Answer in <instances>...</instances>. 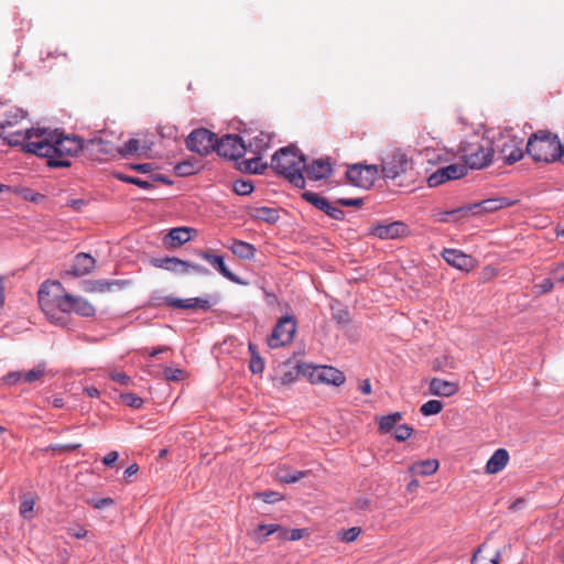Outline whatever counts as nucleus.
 I'll list each match as a JSON object with an SVG mask.
<instances>
[{
	"label": "nucleus",
	"instance_id": "f257e3e1",
	"mask_svg": "<svg viewBox=\"0 0 564 564\" xmlns=\"http://www.w3.org/2000/svg\"><path fill=\"white\" fill-rule=\"evenodd\" d=\"M26 111L20 108L9 110L0 122L2 139L12 147H21L24 152L46 158L50 167L70 166V159L83 149V142L76 137L63 135L57 129L31 128L13 130Z\"/></svg>",
	"mask_w": 564,
	"mask_h": 564
},
{
	"label": "nucleus",
	"instance_id": "f03ea898",
	"mask_svg": "<svg viewBox=\"0 0 564 564\" xmlns=\"http://www.w3.org/2000/svg\"><path fill=\"white\" fill-rule=\"evenodd\" d=\"M58 281H45L39 290V303L45 315L57 325L65 324V313L74 312L84 317H91L96 310L94 305L82 296L65 293Z\"/></svg>",
	"mask_w": 564,
	"mask_h": 564
},
{
	"label": "nucleus",
	"instance_id": "7ed1b4c3",
	"mask_svg": "<svg viewBox=\"0 0 564 564\" xmlns=\"http://www.w3.org/2000/svg\"><path fill=\"white\" fill-rule=\"evenodd\" d=\"M494 151L490 143L471 144L464 150L463 163H452L437 169L430 176H465L470 170H481L492 161Z\"/></svg>",
	"mask_w": 564,
	"mask_h": 564
},
{
	"label": "nucleus",
	"instance_id": "20e7f679",
	"mask_svg": "<svg viewBox=\"0 0 564 564\" xmlns=\"http://www.w3.org/2000/svg\"><path fill=\"white\" fill-rule=\"evenodd\" d=\"M527 152L535 162L564 164V143L551 132L534 133L528 141Z\"/></svg>",
	"mask_w": 564,
	"mask_h": 564
},
{
	"label": "nucleus",
	"instance_id": "39448f33",
	"mask_svg": "<svg viewBox=\"0 0 564 564\" xmlns=\"http://www.w3.org/2000/svg\"><path fill=\"white\" fill-rule=\"evenodd\" d=\"M412 169L413 163L406 154L400 150H394L382 160L381 165L354 164L345 172V176H351L352 173L361 174L362 171L369 174H378L381 172L383 176H400L410 173Z\"/></svg>",
	"mask_w": 564,
	"mask_h": 564
},
{
	"label": "nucleus",
	"instance_id": "423d86ee",
	"mask_svg": "<svg viewBox=\"0 0 564 564\" xmlns=\"http://www.w3.org/2000/svg\"><path fill=\"white\" fill-rule=\"evenodd\" d=\"M271 167L280 176H303L306 160L297 147L290 144L273 154Z\"/></svg>",
	"mask_w": 564,
	"mask_h": 564
},
{
	"label": "nucleus",
	"instance_id": "0eeeda50",
	"mask_svg": "<svg viewBox=\"0 0 564 564\" xmlns=\"http://www.w3.org/2000/svg\"><path fill=\"white\" fill-rule=\"evenodd\" d=\"M296 332V321L290 315L281 317L268 337V345L272 349H276L290 344Z\"/></svg>",
	"mask_w": 564,
	"mask_h": 564
},
{
	"label": "nucleus",
	"instance_id": "6e6552de",
	"mask_svg": "<svg viewBox=\"0 0 564 564\" xmlns=\"http://www.w3.org/2000/svg\"><path fill=\"white\" fill-rule=\"evenodd\" d=\"M217 138L207 129H196L186 139L187 148L198 154L216 151Z\"/></svg>",
	"mask_w": 564,
	"mask_h": 564
},
{
	"label": "nucleus",
	"instance_id": "1a4fd4ad",
	"mask_svg": "<svg viewBox=\"0 0 564 564\" xmlns=\"http://www.w3.org/2000/svg\"><path fill=\"white\" fill-rule=\"evenodd\" d=\"M247 151L246 141L238 135L227 134L217 140L216 152L219 156L238 160Z\"/></svg>",
	"mask_w": 564,
	"mask_h": 564
},
{
	"label": "nucleus",
	"instance_id": "9d476101",
	"mask_svg": "<svg viewBox=\"0 0 564 564\" xmlns=\"http://www.w3.org/2000/svg\"><path fill=\"white\" fill-rule=\"evenodd\" d=\"M370 235L380 239H398L410 235L409 226L403 221L376 224L369 229Z\"/></svg>",
	"mask_w": 564,
	"mask_h": 564
},
{
	"label": "nucleus",
	"instance_id": "9b49d317",
	"mask_svg": "<svg viewBox=\"0 0 564 564\" xmlns=\"http://www.w3.org/2000/svg\"><path fill=\"white\" fill-rule=\"evenodd\" d=\"M313 383H325L339 387L345 382V375L330 366H317L311 372Z\"/></svg>",
	"mask_w": 564,
	"mask_h": 564
},
{
	"label": "nucleus",
	"instance_id": "f8f14e48",
	"mask_svg": "<svg viewBox=\"0 0 564 564\" xmlns=\"http://www.w3.org/2000/svg\"><path fill=\"white\" fill-rule=\"evenodd\" d=\"M517 202V199H511L508 197H495L485 199L479 203L463 206V209H467V215L469 213H473L474 215H477L479 213H494L503 207L512 206Z\"/></svg>",
	"mask_w": 564,
	"mask_h": 564
},
{
	"label": "nucleus",
	"instance_id": "ddd939ff",
	"mask_svg": "<svg viewBox=\"0 0 564 564\" xmlns=\"http://www.w3.org/2000/svg\"><path fill=\"white\" fill-rule=\"evenodd\" d=\"M164 303L174 308H185V310H195L200 308L203 311H208L213 306V304L217 303V299L215 297L212 301L208 297H192V299H177L174 296H166L164 299Z\"/></svg>",
	"mask_w": 564,
	"mask_h": 564
},
{
	"label": "nucleus",
	"instance_id": "4468645a",
	"mask_svg": "<svg viewBox=\"0 0 564 564\" xmlns=\"http://www.w3.org/2000/svg\"><path fill=\"white\" fill-rule=\"evenodd\" d=\"M95 267V258L89 253L80 252L75 256L72 265L65 270V275L80 278L93 272Z\"/></svg>",
	"mask_w": 564,
	"mask_h": 564
},
{
	"label": "nucleus",
	"instance_id": "2eb2a0df",
	"mask_svg": "<svg viewBox=\"0 0 564 564\" xmlns=\"http://www.w3.org/2000/svg\"><path fill=\"white\" fill-rule=\"evenodd\" d=\"M443 259L452 267L468 271L474 268V259L471 256L464 253L457 249H444L442 252Z\"/></svg>",
	"mask_w": 564,
	"mask_h": 564
},
{
	"label": "nucleus",
	"instance_id": "dca6fc26",
	"mask_svg": "<svg viewBox=\"0 0 564 564\" xmlns=\"http://www.w3.org/2000/svg\"><path fill=\"white\" fill-rule=\"evenodd\" d=\"M197 254L229 281L241 283L240 279L227 268L223 256L214 254L212 251H199Z\"/></svg>",
	"mask_w": 564,
	"mask_h": 564
},
{
	"label": "nucleus",
	"instance_id": "f3484780",
	"mask_svg": "<svg viewBox=\"0 0 564 564\" xmlns=\"http://www.w3.org/2000/svg\"><path fill=\"white\" fill-rule=\"evenodd\" d=\"M128 284L126 280H87L83 282V290L88 293H105L113 286L124 288Z\"/></svg>",
	"mask_w": 564,
	"mask_h": 564
},
{
	"label": "nucleus",
	"instance_id": "a211bd4d",
	"mask_svg": "<svg viewBox=\"0 0 564 564\" xmlns=\"http://www.w3.org/2000/svg\"><path fill=\"white\" fill-rule=\"evenodd\" d=\"M196 230L191 227H176L172 228L169 234L164 237V243L169 248H177L188 242L192 239V234Z\"/></svg>",
	"mask_w": 564,
	"mask_h": 564
},
{
	"label": "nucleus",
	"instance_id": "6ab92c4d",
	"mask_svg": "<svg viewBox=\"0 0 564 564\" xmlns=\"http://www.w3.org/2000/svg\"><path fill=\"white\" fill-rule=\"evenodd\" d=\"M151 264L155 268L164 269L171 272L185 274L187 261L181 260L175 257L154 258L151 260Z\"/></svg>",
	"mask_w": 564,
	"mask_h": 564
},
{
	"label": "nucleus",
	"instance_id": "aec40b11",
	"mask_svg": "<svg viewBox=\"0 0 564 564\" xmlns=\"http://www.w3.org/2000/svg\"><path fill=\"white\" fill-rule=\"evenodd\" d=\"M509 462V453L505 448H499L495 451V453L490 456L486 464V473L487 474H497L501 471Z\"/></svg>",
	"mask_w": 564,
	"mask_h": 564
},
{
	"label": "nucleus",
	"instance_id": "412c9836",
	"mask_svg": "<svg viewBox=\"0 0 564 564\" xmlns=\"http://www.w3.org/2000/svg\"><path fill=\"white\" fill-rule=\"evenodd\" d=\"M458 384L452 381L433 378L430 381V391L438 397H452L458 391Z\"/></svg>",
	"mask_w": 564,
	"mask_h": 564
},
{
	"label": "nucleus",
	"instance_id": "4be33fe9",
	"mask_svg": "<svg viewBox=\"0 0 564 564\" xmlns=\"http://www.w3.org/2000/svg\"><path fill=\"white\" fill-rule=\"evenodd\" d=\"M227 248L242 260H252L257 251L253 245L238 239H232Z\"/></svg>",
	"mask_w": 564,
	"mask_h": 564
},
{
	"label": "nucleus",
	"instance_id": "5701e85b",
	"mask_svg": "<svg viewBox=\"0 0 564 564\" xmlns=\"http://www.w3.org/2000/svg\"><path fill=\"white\" fill-rule=\"evenodd\" d=\"M245 141L248 143L252 154H260L261 151L269 147L271 137L269 133L260 131L254 134H247V139H245Z\"/></svg>",
	"mask_w": 564,
	"mask_h": 564
},
{
	"label": "nucleus",
	"instance_id": "b1692460",
	"mask_svg": "<svg viewBox=\"0 0 564 564\" xmlns=\"http://www.w3.org/2000/svg\"><path fill=\"white\" fill-rule=\"evenodd\" d=\"M307 176H329L334 173L333 163L329 158H321L314 160L310 165H306Z\"/></svg>",
	"mask_w": 564,
	"mask_h": 564
},
{
	"label": "nucleus",
	"instance_id": "393cba45",
	"mask_svg": "<svg viewBox=\"0 0 564 564\" xmlns=\"http://www.w3.org/2000/svg\"><path fill=\"white\" fill-rule=\"evenodd\" d=\"M238 170L242 173H262L267 166V163L262 162L259 154H252L251 158L242 159L237 162Z\"/></svg>",
	"mask_w": 564,
	"mask_h": 564
},
{
	"label": "nucleus",
	"instance_id": "a878e982",
	"mask_svg": "<svg viewBox=\"0 0 564 564\" xmlns=\"http://www.w3.org/2000/svg\"><path fill=\"white\" fill-rule=\"evenodd\" d=\"M438 469V462L436 459L419 460L412 464L409 471L420 476H431Z\"/></svg>",
	"mask_w": 564,
	"mask_h": 564
},
{
	"label": "nucleus",
	"instance_id": "bb28decb",
	"mask_svg": "<svg viewBox=\"0 0 564 564\" xmlns=\"http://www.w3.org/2000/svg\"><path fill=\"white\" fill-rule=\"evenodd\" d=\"M301 197L307 202L308 204L313 205L316 209L326 213V210L329 208V203L327 198L321 196L317 193L311 192V191H304L301 194Z\"/></svg>",
	"mask_w": 564,
	"mask_h": 564
},
{
	"label": "nucleus",
	"instance_id": "cd10ccee",
	"mask_svg": "<svg viewBox=\"0 0 564 564\" xmlns=\"http://www.w3.org/2000/svg\"><path fill=\"white\" fill-rule=\"evenodd\" d=\"M251 216L268 224H274L279 220L278 210L265 206L254 208Z\"/></svg>",
	"mask_w": 564,
	"mask_h": 564
},
{
	"label": "nucleus",
	"instance_id": "c85d7f7f",
	"mask_svg": "<svg viewBox=\"0 0 564 564\" xmlns=\"http://www.w3.org/2000/svg\"><path fill=\"white\" fill-rule=\"evenodd\" d=\"M122 181L127 183L134 184L143 189H150L156 187L159 183H163L166 185H172L173 181L172 178H151V180H143V178H121Z\"/></svg>",
	"mask_w": 564,
	"mask_h": 564
},
{
	"label": "nucleus",
	"instance_id": "c756f323",
	"mask_svg": "<svg viewBox=\"0 0 564 564\" xmlns=\"http://www.w3.org/2000/svg\"><path fill=\"white\" fill-rule=\"evenodd\" d=\"M402 420V414L400 412L391 413L389 415L381 416L379 419V430L381 433H390L395 424Z\"/></svg>",
	"mask_w": 564,
	"mask_h": 564
},
{
	"label": "nucleus",
	"instance_id": "7c9ffc66",
	"mask_svg": "<svg viewBox=\"0 0 564 564\" xmlns=\"http://www.w3.org/2000/svg\"><path fill=\"white\" fill-rule=\"evenodd\" d=\"M485 547V544L480 545L477 551L474 553L471 557V564H499L501 552L497 551L495 555L490 558H486L482 555V550Z\"/></svg>",
	"mask_w": 564,
	"mask_h": 564
},
{
	"label": "nucleus",
	"instance_id": "2f4dec72",
	"mask_svg": "<svg viewBox=\"0 0 564 564\" xmlns=\"http://www.w3.org/2000/svg\"><path fill=\"white\" fill-rule=\"evenodd\" d=\"M259 531H267V535L275 534L280 541H288L289 530L279 524H259Z\"/></svg>",
	"mask_w": 564,
	"mask_h": 564
},
{
	"label": "nucleus",
	"instance_id": "473e14b6",
	"mask_svg": "<svg viewBox=\"0 0 564 564\" xmlns=\"http://www.w3.org/2000/svg\"><path fill=\"white\" fill-rule=\"evenodd\" d=\"M232 189L238 195H249L253 192L254 185L247 178H236Z\"/></svg>",
	"mask_w": 564,
	"mask_h": 564
},
{
	"label": "nucleus",
	"instance_id": "72a5a7b5",
	"mask_svg": "<svg viewBox=\"0 0 564 564\" xmlns=\"http://www.w3.org/2000/svg\"><path fill=\"white\" fill-rule=\"evenodd\" d=\"M45 365L39 364L31 370L23 372V381L32 383L36 380H40L45 375Z\"/></svg>",
	"mask_w": 564,
	"mask_h": 564
},
{
	"label": "nucleus",
	"instance_id": "f704fd0d",
	"mask_svg": "<svg viewBox=\"0 0 564 564\" xmlns=\"http://www.w3.org/2000/svg\"><path fill=\"white\" fill-rule=\"evenodd\" d=\"M456 215L467 216V209H463V206H462L459 208L452 209V210H446V212L438 210V212L433 213L434 219L440 223H448V221H451L449 217L456 216Z\"/></svg>",
	"mask_w": 564,
	"mask_h": 564
},
{
	"label": "nucleus",
	"instance_id": "c9c22d12",
	"mask_svg": "<svg viewBox=\"0 0 564 564\" xmlns=\"http://www.w3.org/2000/svg\"><path fill=\"white\" fill-rule=\"evenodd\" d=\"M443 409V403L438 400H430L422 404L420 411L424 416L438 414Z\"/></svg>",
	"mask_w": 564,
	"mask_h": 564
},
{
	"label": "nucleus",
	"instance_id": "e433bc0d",
	"mask_svg": "<svg viewBox=\"0 0 564 564\" xmlns=\"http://www.w3.org/2000/svg\"><path fill=\"white\" fill-rule=\"evenodd\" d=\"M362 530L359 527H352L347 530H341L337 533L338 539L344 543H351L357 540Z\"/></svg>",
	"mask_w": 564,
	"mask_h": 564
},
{
	"label": "nucleus",
	"instance_id": "4c0bfd02",
	"mask_svg": "<svg viewBox=\"0 0 564 564\" xmlns=\"http://www.w3.org/2000/svg\"><path fill=\"white\" fill-rule=\"evenodd\" d=\"M303 477H305V473L300 471V470H295V471L281 470L278 474L279 480L282 482H286V484L296 482L300 479H302Z\"/></svg>",
	"mask_w": 564,
	"mask_h": 564
},
{
	"label": "nucleus",
	"instance_id": "58836bf2",
	"mask_svg": "<svg viewBox=\"0 0 564 564\" xmlns=\"http://www.w3.org/2000/svg\"><path fill=\"white\" fill-rule=\"evenodd\" d=\"M120 399L123 404H126L132 409H140L143 405V400L140 397H138L133 393H130V392L121 393Z\"/></svg>",
	"mask_w": 564,
	"mask_h": 564
},
{
	"label": "nucleus",
	"instance_id": "ea45409f",
	"mask_svg": "<svg viewBox=\"0 0 564 564\" xmlns=\"http://www.w3.org/2000/svg\"><path fill=\"white\" fill-rule=\"evenodd\" d=\"M11 193L21 195L26 200H31V202H35V203L43 199V195H41L39 193H33L29 188H24V187H12Z\"/></svg>",
	"mask_w": 564,
	"mask_h": 564
},
{
	"label": "nucleus",
	"instance_id": "a19ab883",
	"mask_svg": "<svg viewBox=\"0 0 564 564\" xmlns=\"http://www.w3.org/2000/svg\"><path fill=\"white\" fill-rule=\"evenodd\" d=\"M34 506H35V501L34 499L30 498V499H24L21 505H20V514L24 518V519H32L33 518V509H34Z\"/></svg>",
	"mask_w": 564,
	"mask_h": 564
},
{
	"label": "nucleus",
	"instance_id": "79ce46f5",
	"mask_svg": "<svg viewBox=\"0 0 564 564\" xmlns=\"http://www.w3.org/2000/svg\"><path fill=\"white\" fill-rule=\"evenodd\" d=\"M346 184L351 186L360 187L364 189H370L376 186V178H346Z\"/></svg>",
	"mask_w": 564,
	"mask_h": 564
},
{
	"label": "nucleus",
	"instance_id": "37998d69",
	"mask_svg": "<svg viewBox=\"0 0 564 564\" xmlns=\"http://www.w3.org/2000/svg\"><path fill=\"white\" fill-rule=\"evenodd\" d=\"M140 150V141L137 139H130L123 143L120 149V153L123 155L134 154Z\"/></svg>",
	"mask_w": 564,
	"mask_h": 564
},
{
	"label": "nucleus",
	"instance_id": "c03bdc74",
	"mask_svg": "<svg viewBox=\"0 0 564 564\" xmlns=\"http://www.w3.org/2000/svg\"><path fill=\"white\" fill-rule=\"evenodd\" d=\"M412 433H413L412 427H410L406 424H402V425H399L395 427L394 437L397 441L403 442V441H406L411 436Z\"/></svg>",
	"mask_w": 564,
	"mask_h": 564
},
{
	"label": "nucleus",
	"instance_id": "a18cd8bd",
	"mask_svg": "<svg viewBox=\"0 0 564 564\" xmlns=\"http://www.w3.org/2000/svg\"><path fill=\"white\" fill-rule=\"evenodd\" d=\"M249 368L252 373H261L264 370V360L260 355L250 357Z\"/></svg>",
	"mask_w": 564,
	"mask_h": 564
},
{
	"label": "nucleus",
	"instance_id": "49530a36",
	"mask_svg": "<svg viewBox=\"0 0 564 564\" xmlns=\"http://www.w3.org/2000/svg\"><path fill=\"white\" fill-rule=\"evenodd\" d=\"M177 176H192L199 172V169L192 167L191 163L183 162L176 165Z\"/></svg>",
	"mask_w": 564,
	"mask_h": 564
},
{
	"label": "nucleus",
	"instance_id": "de8ad7c7",
	"mask_svg": "<svg viewBox=\"0 0 564 564\" xmlns=\"http://www.w3.org/2000/svg\"><path fill=\"white\" fill-rule=\"evenodd\" d=\"M108 376L111 380L118 382L121 386H128L131 382V379L129 376H127L123 372H118L116 370H110L108 372Z\"/></svg>",
	"mask_w": 564,
	"mask_h": 564
},
{
	"label": "nucleus",
	"instance_id": "09e8293b",
	"mask_svg": "<svg viewBox=\"0 0 564 564\" xmlns=\"http://www.w3.org/2000/svg\"><path fill=\"white\" fill-rule=\"evenodd\" d=\"M336 203L344 207H361L364 205V199L361 197L338 198Z\"/></svg>",
	"mask_w": 564,
	"mask_h": 564
},
{
	"label": "nucleus",
	"instance_id": "8fccbe9b",
	"mask_svg": "<svg viewBox=\"0 0 564 564\" xmlns=\"http://www.w3.org/2000/svg\"><path fill=\"white\" fill-rule=\"evenodd\" d=\"M164 377L170 381H180L184 378V371L181 369L165 368Z\"/></svg>",
	"mask_w": 564,
	"mask_h": 564
},
{
	"label": "nucleus",
	"instance_id": "3c124183",
	"mask_svg": "<svg viewBox=\"0 0 564 564\" xmlns=\"http://www.w3.org/2000/svg\"><path fill=\"white\" fill-rule=\"evenodd\" d=\"M187 265L185 269V274H188L191 272H194L199 275H207L209 274V270L200 264L192 263L187 261Z\"/></svg>",
	"mask_w": 564,
	"mask_h": 564
},
{
	"label": "nucleus",
	"instance_id": "603ef678",
	"mask_svg": "<svg viewBox=\"0 0 564 564\" xmlns=\"http://www.w3.org/2000/svg\"><path fill=\"white\" fill-rule=\"evenodd\" d=\"M258 497L261 498L267 503H274L282 499V496L275 491H263L259 494Z\"/></svg>",
	"mask_w": 564,
	"mask_h": 564
},
{
	"label": "nucleus",
	"instance_id": "864d4df0",
	"mask_svg": "<svg viewBox=\"0 0 564 564\" xmlns=\"http://www.w3.org/2000/svg\"><path fill=\"white\" fill-rule=\"evenodd\" d=\"M325 214L335 220H343L345 218V213L340 208L334 206L332 203H329V208Z\"/></svg>",
	"mask_w": 564,
	"mask_h": 564
},
{
	"label": "nucleus",
	"instance_id": "5fc2aeb1",
	"mask_svg": "<svg viewBox=\"0 0 564 564\" xmlns=\"http://www.w3.org/2000/svg\"><path fill=\"white\" fill-rule=\"evenodd\" d=\"M3 381L7 384H15L20 381H23V372L21 371H12L3 377Z\"/></svg>",
	"mask_w": 564,
	"mask_h": 564
},
{
	"label": "nucleus",
	"instance_id": "6e6d98bb",
	"mask_svg": "<svg viewBox=\"0 0 564 564\" xmlns=\"http://www.w3.org/2000/svg\"><path fill=\"white\" fill-rule=\"evenodd\" d=\"M130 167H131V170H133L140 174H148V173L153 172L154 164L153 163L131 164Z\"/></svg>",
	"mask_w": 564,
	"mask_h": 564
},
{
	"label": "nucleus",
	"instance_id": "4d7b16f0",
	"mask_svg": "<svg viewBox=\"0 0 564 564\" xmlns=\"http://www.w3.org/2000/svg\"><path fill=\"white\" fill-rule=\"evenodd\" d=\"M523 156V152L521 149H513L510 153L505 155V160L508 164H513L521 160Z\"/></svg>",
	"mask_w": 564,
	"mask_h": 564
},
{
	"label": "nucleus",
	"instance_id": "13d9d810",
	"mask_svg": "<svg viewBox=\"0 0 564 564\" xmlns=\"http://www.w3.org/2000/svg\"><path fill=\"white\" fill-rule=\"evenodd\" d=\"M534 288L539 290L540 294H545L553 290L554 282L551 279H544L541 283L536 284Z\"/></svg>",
	"mask_w": 564,
	"mask_h": 564
},
{
	"label": "nucleus",
	"instance_id": "bf43d9fd",
	"mask_svg": "<svg viewBox=\"0 0 564 564\" xmlns=\"http://www.w3.org/2000/svg\"><path fill=\"white\" fill-rule=\"evenodd\" d=\"M550 273L552 275H554V278L557 282L564 283V263H558V264L554 265L550 270Z\"/></svg>",
	"mask_w": 564,
	"mask_h": 564
},
{
	"label": "nucleus",
	"instance_id": "052dcab7",
	"mask_svg": "<svg viewBox=\"0 0 564 564\" xmlns=\"http://www.w3.org/2000/svg\"><path fill=\"white\" fill-rule=\"evenodd\" d=\"M252 539L259 543L262 544L268 541V538L270 535H267V531H259V525L253 530L251 533Z\"/></svg>",
	"mask_w": 564,
	"mask_h": 564
},
{
	"label": "nucleus",
	"instance_id": "680f3d73",
	"mask_svg": "<svg viewBox=\"0 0 564 564\" xmlns=\"http://www.w3.org/2000/svg\"><path fill=\"white\" fill-rule=\"evenodd\" d=\"M113 503H115V501L111 498H101V499H98V500H95L91 502V505L95 509H104Z\"/></svg>",
	"mask_w": 564,
	"mask_h": 564
},
{
	"label": "nucleus",
	"instance_id": "e2e57ef3",
	"mask_svg": "<svg viewBox=\"0 0 564 564\" xmlns=\"http://www.w3.org/2000/svg\"><path fill=\"white\" fill-rule=\"evenodd\" d=\"M119 454L116 451L109 452L104 458L102 463L106 466H112L118 460Z\"/></svg>",
	"mask_w": 564,
	"mask_h": 564
},
{
	"label": "nucleus",
	"instance_id": "0e129e2a",
	"mask_svg": "<svg viewBox=\"0 0 564 564\" xmlns=\"http://www.w3.org/2000/svg\"><path fill=\"white\" fill-rule=\"evenodd\" d=\"M68 534L76 539H83L87 535V530L84 529L83 527H78V528H74V529L72 528V529H68Z\"/></svg>",
	"mask_w": 564,
	"mask_h": 564
},
{
	"label": "nucleus",
	"instance_id": "69168bd1",
	"mask_svg": "<svg viewBox=\"0 0 564 564\" xmlns=\"http://www.w3.org/2000/svg\"><path fill=\"white\" fill-rule=\"evenodd\" d=\"M304 536V530L292 529L289 530L288 541H299Z\"/></svg>",
	"mask_w": 564,
	"mask_h": 564
},
{
	"label": "nucleus",
	"instance_id": "338daca9",
	"mask_svg": "<svg viewBox=\"0 0 564 564\" xmlns=\"http://www.w3.org/2000/svg\"><path fill=\"white\" fill-rule=\"evenodd\" d=\"M139 470V466L137 464H132L129 467L126 468L123 473V478L128 481L130 477L135 475Z\"/></svg>",
	"mask_w": 564,
	"mask_h": 564
},
{
	"label": "nucleus",
	"instance_id": "774afa93",
	"mask_svg": "<svg viewBox=\"0 0 564 564\" xmlns=\"http://www.w3.org/2000/svg\"><path fill=\"white\" fill-rule=\"evenodd\" d=\"M359 390L364 394H370L371 393V383L369 379H365L359 383Z\"/></svg>",
	"mask_w": 564,
	"mask_h": 564
}]
</instances>
